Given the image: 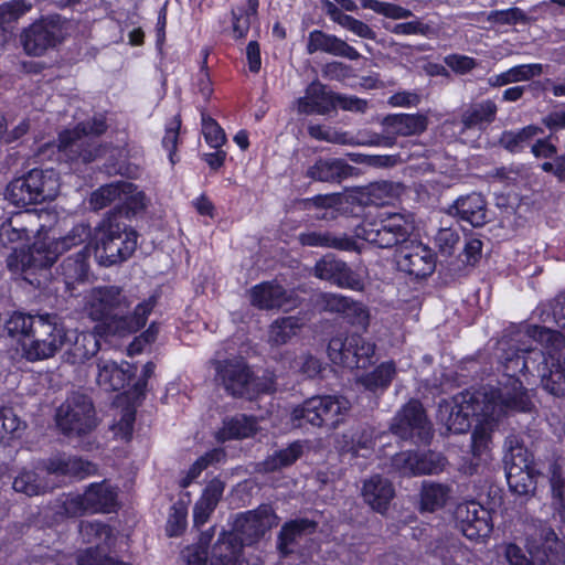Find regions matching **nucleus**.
I'll list each match as a JSON object with an SVG mask.
<instances>
[{"instance_id": "obj_1", "label": "nucleus", "mask_w": 565, "mask_h": 565, "mask_svg": "<svg viewBox=\"0 0 565 565\" xmlns=\"http://www.w3.org/2000/svg\"><path fill=\"white\" fill-rule=\"evenodd\" d=\"M364 221L355 226V238L379 248L399 246L395 259L401 271L417 279L430 276L436 268L434 252L426 245L408 241L411 224L401 214L384 216L376 206L364 214Z\"/></svg>"}, {"instance_id": "obj_2", "label": "nucleus", "mask_w": 565, "mask_h": 565, "mask_svg": "<svg viewBox=\"0 0 565 565\" xmlns=\"http://www.w3.org/2000/svg\"><path fill=\"white\" fill-rule=\"evenodd\" d=\"M93 241L99 264L111 266L132 255L137 247V233L117 213H108L95 227Z\"/></svg>"}, {"instance_id": "obj_3", "label": "nucleus", "mask_w": 565, "mask_h": 565, "mask_svg": "<svg viewBox=\"0 0 565 565\" xmlns=\"http://www.w3.org/2000/svg\"><path fill=\"white\" fill-rule=\"evenodd\" d=\"M481 395L483 415L499 420L514 413H531L535 405L530 391L518 377L500 382L499 387L484 388Z\"/></svg>"}, {"instance_id": "obj_4", "label": "nucleus", "mask_w": 565, "mask_h": 565, "mask_svg": "<svg viewBox=\"0 0 565 565\" xmlns=\"http://www.w3.org/2000/svg\"><path fill=\"white\" fill-rule=\"evenodd\" d=\"M34 333L22 342L23 356L30 362L53 358L65 344L67 332L56 313H41Z\"/></svg>"}, {"instance_id": "obj_5", "label": "nucleus", "mask_w": 565, "mask_h": 565, "mask_svg": "<svg viewBox=\"0 0 565 565\" xmlns=\"http://www.w3.org/2000/svg\"><path fill=\"white\" fill-rule=\"evenodd\" d=\"M58 429L66 436H85L98 425L92 398L81 392L71 393L55 415Z\"/></svg>"}, {"instance_id": "obj_6", "label": "nucleus", "mask_w": 565, "mask_h": 565, "mask_svg": "<svg viewBox=\"0 0 565 565\" xmlns=\"http://www.w3.org/2000/svg\"><path fill=\"white\" fill-rule=\"evenodd\" d=\"M117 505V492L107 481L92 483L83 494L66 495L62 513L75 518L85 513H109Z\"/></svg>"}, {"instance_id": "obj_7", "label": "nucleus", "mask_w": 565, "mask_h": 565, "mask_svg": "<svg viewBox=\"0 0 565 565\" xmlns=\"http://www.w3.org/2000/svg\"><path fill=\"white\" fill-rule=\"evenodd\" d=\"M391 431L398 438L415 445H427L434 436L433 424L417 399H411L396 413L391 424Z\"/></svg>"}, {"instance_id": "obj_8", "label": "nucleus", "mask_w": 565, "mask_h": 565, "mask_svg": "<svg viewBox=\"0 0 565 565\" xmlns=\"http://www.w3.org/2000/svg\"><path fill=\"white\" fill-rule=\"evenodd\" d=\"M481 395L477 393H461L451 402H444L439 405L438 418L446 426L447 431L454 434L466 433L470 426V416L480 417L483 415L481 407Z\"/></svg>"}, {"instance_id": "obj_9", "label": "nucleus", "mask_w": 565, "mask_h": 565, "mask_svg": "<svg viewBox=\"0 0 565 565\" xmlns=\"http://www.w3.org/2000/svg\"><path fill=\"white\" fill-rule=\"evenodd\" d=\"M497 358L508 380L518 374H533L536 364L543 361V351L532 347L520 348L513 340L501 339L497 347Z\"/></svg>"}, {"instance_id": "obj_10", "label": "nucleus", "mask_w": 565, "mask_h": 565, "mask_svg": "<svg viewBox=\"0 0 565 565\" xmlns=\"http://www.w3.org/2000/svg\"><path fill=\"white\" fill-rule=\"evenodd\" d=\"M278 524V518L269 505H260L256 510L238 515L234 522L235 535L243 546L256 544L264 535Z\"/></svg>"}, {"instance_id": "obj_11", "label": "nucleus", "mask_w": 565, "mask_h": 565, "mask_svg": "<svg viewBox=\"0 0 565 565\" xmlns=\"http://www.w3.org/2000/svg\"><path fill=\"white\" fill-rule=\"evenodd\" d=\"M57 148L61 159L75 164L90 163L100 158L106 150V147L96 139L85 136L77 128L61 132Z\"/></svg>"}, {"instance_id": "obj_12", "label": "nucleus", "mask_w": 565, "mask_h": 565, "mask_svg": "<svg viewBox=\"0 0 565 565\" xmlns=\"http://www.w3.org/2000/svg\"><path fill=\"white\" fill-rule=\"evenodd\" d=\"M215 381L233 397L248 398L250 394L249 366L241 359L214 361Z\"/></svg>"}, {"instance_id": "obj_13", "label": "nucleus", "mask_w": 565, "mask_h": 565, "mask_svg": "<svg viewBox=\"0 0 565 565\" xmlns=\"http://www.w3.org/2000/svg\"><path fill=\"white\" fill-rule=\"evenodd\" d=\"M454 518L456 527L471 541L487 537L491 533L490 513L476 501L458 504Z\"/></svg>"}, {"instance_id": "obj_14", "label": "nucleus", "mask_w": 565, "mask_h": 565, "mask_svg": "<svg viewBox=\"0 0 565 565\" xmlns=\"http://www.w3.org/2000/svg\"><path fill=\"white\" fill-rule=\"evenodd\" d=\"M447 459L439 452L403 451L392 458V466L405 476L436 475L444 471Z\"/></svg>"}, {"instance_id": "obj_15", "label": "nucleus", "mask_w": 565, "mask_h": 565, "mask_svg": "<svg viewBox=\"0 0 565 565\" xmlns=\"http://www.w3.org/2000/svg\"><path fill=\"white\" fill-rule=\"evenodd\" d=\"M41 228L42 225L35 213L30 211L18 213L0 224V244L17 250L19 245L36 236Z\"/></svg>"}, {"instance_id": "obj_16", "label": "nucleus", "mask_w": 565, "mask_h": 565, "mask_svg": "<svg viewBox=\"0 0 565 565\" xmlns=\"http://www.w3.org/2000/svg\"><path fill=\"white\" fill-rule=\"evenodd\" d=\"M136 369L128 362L120 364L108 355L106 350L95 362L96 384L106 392H115L124 388L135 375Z\"/></svg>"}, {"instance_id": "obj_17", "label": "nucleus", "mask_w": 565, "mask_h": 565, "mask_svg": "<svg viewBox=\"0 0 565 565\" xmlns=\"http://www.w3.org/2000/svg\"><path fill=\"white\" fill-rule=\"evenodd\" d=\"M340 106L344 110L353 108V99L334 96L326 90L320 83H312L306 89V95L298 99V111L306 115H326Z\"/></svg>"}, {"instance_id": "obj_18", "label": "nucleus", "mask_w": 565, "mask_h": 565, "mask_svg": "<svg viewBox=\"0 0 565 565\" xmlns=\"http://www.w3.org/2000/svg\"><path fill=\"white\" fill-rule=\"evenodd\" d=\"M534 372L541 377L542 387L555 397L565 396V363L556 353L545 354Z\"/></svg>"}, {"instance_id": "obj_19", "label": "nucleus", "mask_w": 565, "mask_h": 565, "mask_svg": "<svg viewBox=\"0 0 565 565\" xmlns=\"http://www.w3.org/2000/svg\"><path fill=\"white\" fill-rule=\"evenodd\" d=\"M448 213L473 227H481L488 222L487 201L477 192L458 198Z\"/></svg>"}, {"instance_id": "obj_20", "label": "nucleus", "mask_w": 565, "mask_h": 565, "mask_svg": "<svg viewBox=\"0 0 565 565\" xmlns=\"http://www.w3.org/2000/svg\"><path fill=\"white\" fill-rule=\"evenodd\" d=\"M89 255V247L85 245L77 253L64 258L57 267V275L65 284L67 290L72 291L77 285L88 281Z\"/></svg>"}, {"instance_id": "obj_21", "label": "nucleus", "mask_w": 565, "mask_h": 565, "mask_svg": "<svg viewBox=\"0 0 565 565\" xmlns=\"http://www.w3.org/2000/svg\"><path fill=\"white\" fill-rule=\"evenodd\" d=\"M383 131L386 136L409 137L420 135L427 129L428 118L423 114H394L382 120Z\"/></svg>"}, {"instance_id": "obj_22", "label": "nucleus", "mask_w": 565, "mask_h": 565, "mask_svg": "<svg viewBox=\"0 0 565 565\" xmlns=\"http://www.w3.org/2000/svg\"><path fill=\"white\" fill-rule=\"evenodd\" d=\"M100 329L97 326L93 331L77 333L71 347L64 353L65 362L70 364L84 363L96 355L98 351H102Z\"/></svg>"}, {"instance_id": "obj_23", "label": "nucleus", "mask_w": 565, "mask_h": 565, "mask_svg": "<svg viewBox=\"0 0 565 565\" xmlns=\"http://www.w3.org/2000/svg\"><path fill=\"white\" fill-rule=\"evenodd\" d=\"M311 407L309 411H318L321 417V426L335 428L343 419L344 414L350 411V402L345 398L332 396L311 397Z\"/></svg>"}, {"instance_id": "obj_24", "label": "nucleus", "mask_w": 565, "mask_h": 565, "mask_svg": "<svg viewBox=\"0 0 565 565\" xmlns=\"http://www.w3.org/2000/svg\"><path fill=\"white\" fill-rule=\"evenodd\" d=\"M394 495L395 491L392 482L379 475L366 480L362 488L364 501L379 512H384L387 509Z\"/></svg>"}, {"instance_id": "obj_25", "label": "nucleus", "mask_w": 565, "mask_h": 565, "mask_svg": "<svg viewBox=\"0 0 565 565\" xmlns=\"http://www.w3.org/2000/svg\"><path fill=\"white\" fill-rule=\"evenodd\" d=\"M224 488L225 486L220 479H213L207 483L193 508L195 527L199 529L207 522L223 495Z\"/></svg>"}, {"instance_id": "obj_26", "label": "nucleus", "mask_w": 565, "mask_h": 565, "mask_svg": "<svg viewBox=\"0 0 565 565\" xmlns=\"http://www.w3.org/2000/svg\"><path fill=\"white\" fill-rule=\"evenodd\" d=\"M45 470L50 475L71 476L83 479L95 473L96 466L82 458L54 457L45 463Z\"/></svg>"}, {"instance_id": "obj_27", "label": "nucleus", "mask_w": 565, "mask_h": 565, "mask_svg": "<svg viewBox=\"0 0 565 565\" xmlns=\"http://www.w3.org/2000/svg\"><path fill=\"white\" fill-rule=\"evenodd\" d=\"M288 301L289 296L280 285L263 282L250 290V302L259 309L285 308Z\"/></svg>"}, {"instance_id": "obj_28", "label": "nucleus", "mask_w": 565, "mask_h": 565, "mask_svg": "<svg viewBox=\"0 0 565 565\" xmlns=\"http://www.w3.org/2000/svg\"><path fill=\"white\" fill-rule=\"evenodd\" d=\"M242 550L237 537L224 532L212 547L210 565H241Z\"/></svg>"}, {"instance_id": "obj_29", "label": "nucleus", "mask_w": 565, "mask_h": 565, "mask_svg": "<svg viewBox=\"0 0 565 565\" xmlns=\"http://www.w3.org/2000/svg\"><path fill=\"white\" fill-rule=\"evenodd\" d=\"M121 289L108 286L95 290L90 302V316L94 320H103L113 316V310L120 307Z\"/></svg>"}, {"instance_id": "obj_30", "label": "nucleus", "mask_w": 565, "mask_h": 565, "mask_svg": "<svg viewBox=\"0 0 565 565\" xmlns=\"http://www.w3.org/2000/svg\"><path fill=\"white\" fill-rule=\"evenodd\" d=\"M259 0H245L231 10L235 35H247L253 26L259 25Z\"/></svg>"}, {"instance_id": "obj_31", "label": "nucleus", "mask_w": 565, "mask_h": 565, "mask_svg": "<svg viewBox=\"0 0 565 565\" xmlns=\"http://www.w3.org/2000/svg\"><path fill=\"white\" fill-rule=\"evenodd\" d=\"M315 275L320 279L330 280L341 287H352L351 270L342 260L324 257L315 266Z\"/></svg>"}, {"instance_id": "obj_32", "label": "nucleus", "mask_w": 565, "mask_h": 565, "mask_svg": "<svg viewBox=\"0 0 565 565\" xmlns=\"http://www.w3.org/2000/svg\"><path fill=\"white\" fill-rule=\"evenodd\" d=\"M510 490L519 495H533L536 490V479L541 471L536 466L527 468H509L505 470Z\"/></svg>"}, {"instance_id": "obj_33", "label": "nucleus", "mask_w": 565, "mask_h": 565, "mask_svg": "<svg viewBox=\"0 0 565 565\" xmlns=\"http://www.w3.org/2000/svg\"><path fill=\"white\" fill-rule=\"evenodd\" d=\"M130 182L119 181L106 184L94 191L89 199V205L94 211H99L115 204L114 211H119L121 195L129 193Z\"/></svg>"}, {"instance_id": "obj_34", "label": "nucleus", "mask_w": 565, "mask_h": 565, "mask_svg": "<svg viewBox=\"0 0 565 565\" xmlns=\"http://www.w3.org/2000/svg\"><path fill=\"white\" fill-rule=\"evenodd\" d=\"M58 255L60 253L53 242L49 244L35 243L26 254H23L21 265L24 270L45 269L55 263Z\"/></svg>"}, {"instance_id": "obj_35", "label": "nucleus", "mask_w": 565, "mask_h": 565, "mask_svg": "<svg viewBox=\"0 0 565 565\" xmlns=\"http://www.w3.org/2000/svg\"><path fill=\"white\" fill-rule=\"evenodd\" d=\"M28 174L41 203L56 198L60 189V178L55 170L32 169Z\"/></svg>"}, {"instance_id": "obj_36", "label": "nucleus", "mask_w": 565, "mask_h": 565, "mask_svg": "<svg viewBox=\"0 0 565 565\" xmlns=\"http://www.w3.org/2000/svg\"><path fill=\"white\" fill-rule=\"evenodd\" d=\"M317 523L308 519H298L287 522L278 534L277 547L282 555L291 553L290 546L303 534L315 532Z\"/></svg>"}, {"instance_id": "obj_37", "label": "nucleus", "mask_w": 565, "mask_h": 565, "mask_svg": "<svg viewBox=\"0 0 565 565\" xmlns=\"http://www.w3.org/2000/svg\"><path fill=\"white\" fill-rule=\"evenodd\" d=\"M351 171V167L340 159L319 160L309 168L307 175L317 181L329 182L348 178Z\"/></svg>"}, {"instance_id": "obj_38", "label": "nucleus", "mask_w": 565, "mask_h": 565, "mask_svg": "<svg viewBox=\"0 0 565 565\" xmlns=\"http://www.w3.org/2000/svg\"><path fill=\"white\" fill-rule=\"evenodd\" d=\"M257 430V424L254 417L244 414H237L227 418L223 423L217 437L220 440L241 439L253 436Z\"/></svg>"}, {"instance_id": "obj_39", "label": "nucleus", "mask_w": 565, "mask_h": 565, "mask_svg": "<svg viewBox=\"0 0 565 565\" xmlns=\"http://www.w3.org/2000/svg\"><path fill=\"white\" fill-rule=\"evenodd\" d=\"M504 447L507 454L504 456L505 470L509 468H527L536 466L533 461V455L524 446L523 439L515 434H511L505 438Z\"/></svg>"}, {"instance_id": "obj_40", "label": "nucleus", "mask_w": 565, "mask_h": 565, "mask_svg": "<svg viewBox=\"0 0 565 565\" xmlns=\"http://www.w3.org/2000/svg\"><path fill=\"white\" fill-rule=\"evenodd\" d=\"M504 447L507 454L504 456L505 470L509 468H527L536 466L533 461V455L524 446L523 439L515 434H511L505 438Z\"/></svg>"}, {"instance_id": "obj_41", "label": "nucleus", "mask_w": 565, "mask_h": 565, "mask_svg": "<svg viewBox=\"0 0 565 565\" xmlns=\"http://www.w3.org/2000/svg\"><path fill=\"white\" fill-rule=\"evenodd\" d=\"M543 73L542 64H523L511 67L507 72L491 76L488 83L492 87H501L511 83H518L522 81H530L535 76H540Z\"/></svg>"}, {"instance_id": "obj_42", "label": "nucleus", "mask_w": 565, "mask_h": 565, "mask_svg": "<svg viewBox=\"0 0 565 565\" xmlns=\"http://www.w3.org/2000/svg\"><path fill=\"white\" fill-rule=\"evenodd\" d=\"M451 493V488L444 483L424 481L420 490L422 510L434 512L441 509Z\"/></svg>"}, {"instance_id": "obj_43", "label": "nucleus", "mask_w": 565, "mask_h": 565, "mask_svg": "<svg viewBox=\"0 0 565 565\" xmlns=\"http://www.w3.org/2000/svg\"><path fill=\"white\" fill-rule=\"evenodd\" d=\"M34 191L29 174H26L9 183L6 198L17 206L41 203L40 196Z\"/></svg>"}, {"instance_id": "obj_44", "label": "nucleus", "mask_w": 565, "mask_h": 565, "mask_svg": "<svg viewBox=\"0 0 565 565\" xmlns=\"http://www.w3.org/2000/svg\"><path fill=\"white\" fill-rule=\"evenodd\" d=\"M303 322L298 317L276 319L269 327L268 342L274 347L286 344L301 329Z\"/></svg>"}, {"instance_id": "obj_45", "label": "nucleus", "mask_w": 565, "mask_h": 565, "mask_svg": "<svg viewBox=\"0 0 565 565\" xmlns=\"http://www.w3.org/2000/svg\"><path fill=\"white\" fill-rule=\"evenodd\" d=\"M500 420L489 416L481 415L471 435V451L473 456L479 457L486 452L492 441V433Z\"/></svg>"}, {"instance_id": "obj_46", "label": "nucleus", "mask_w": 565, "mask_h": 565, "mask_svg": "<svg viewBox=\"0 0 565 565\" xmlns=\"http://www.w3.org/2000/svg\"><path fill=\"white\" fill-rule=\"evenodd\" d=\"M303 452V446L300 441H295L288 447L275 451L263 462L265 471H276L292 465Z\"/></svg>"}, {"instance_id": "obj_47", "label": "nucleus", "mask_w": 565, "mask_h": 565, "mask_svg": "<svg viewBox=\"0 0 565 565\" xmlns=\"http://www.w3.org/2000/svg\"><path fill=\"white\" fill-rule=\"evenodd\" d=\"M41 315H25L14 312L6 322V330L10 337L22 335L23 341H29L34 333V326L38 324Z\"/></svg>"}, {"instance_id": "obj_48", "label": "nucleus", "mask_w": 565, "mask_h": 565, "mask_svg": "<svg viewBox=\"0 0 565 565\" xmlns=\"http://www.w3.org/2000/svg\"><path fill=\"white\" fill-rule=\"evenodd\" d=\"M299 241L302 245L307 246L333 247L344 250H351L353 248V242L351 239L347 237H334L329 233H303L299 236Z\"/></svg>"}, {"instance_id": "obj_49", "label": "nucleus", "mask_w": 565, "mask_h": 565, "mask_svg": "<svg viewBox=\"0 0 565 565\" xmlns=\"http://www.w3.org/2000/svg\"><path fill=\"white\" fill-rule=\"evenodd\" d=\"M395 374V366L393 363H382L372 373L365 376L358 377L356 381L361 383L366 390L375 392L377 390L386 388Z\"/></svg>"}, {"instance_id": "obj_50", "label": "nucleus", "mask_w": 565, "mask_h": 565, "mask_svg": "<svg viewBox=\"0 0 565 565\" xmlns=\"http://www.w3.org/2000/svg\"><path fill=\"white\" fill-rule=\"evenodd\" d=\"M497 113V105L492 100H484L473 105L462 114L461 122L465 128L475 127L483 121L491 122Z\"/></svg>"}, {"instance_id": "obj_51", "label": "nucleus", "mask_w": 565, "mask_h": 565, "mask_svg": "<svg viewBox=\"0 0 565 565\" xmlns=\"http://www.w3.org/2000/svg\"><path fill=\"white\" fill-rule=\"evenodd\" d=\"M33 3L30 0H9L0 4V22L2 29L17 23L23 15L30 12Z\"/></svg>"}, {"instance_id": "obj_52", "label": "nucleus", "mask_w": 565, "mask_h": 565, "mask_svg": "<svg viewBox=\"0 0 565 565\" xmlns=\"http://www.w3.org/2000/svg\"><path fill=\"white\" fill-rule=\"evenodd\" d=\"M94 233L88 224H76L64 237L53 241L55 248L60 254L72 247L78 246L93 238Z\"/></svg>"}, {"instance_id": "obj_53", "label": "nucleus", "mask_w": 565, "mask_h": 565, "mask_svg": "<svg viewBox=\"0 0 565 565\" xmlns=\"http://www.w3.org/2000/svg\"><path fill=\"white\" fill-rule=\"evenodd\" d=\"M487 21L490 26L501 32H509L508 29H502L504 25L525 24L526 17L519 8H509L507 10L492 11L488 14Z\"/></svg>"}, {"instance_id": "obj_54", "label": "nucleus", "mask_w": 565, "mask_h": 565, "mask_svg": "<svg viewBox=\"0 0 565 565\" xmlns=\"http://www.w3.org/2000/svg\"><path fill=\"white\" fill-rule=\"evenodd\" d=\"M14 491L25 493L29 497L45 492L49 486L40 480L36 472L23 471L13 480Z\"/></svg>"}, {"instance_id": "obj_55", "label": "nucleus", "mask_w": 565, "mask_h": 565, "mask_svg": "<svg viewBox=\"0 0 565 565\" xmlns=\"http://www.w3.org/2000/svg\"><path fill=\"white\" fill-rule=\"evenodd\" d=\"M353 344L348 337L339 334L333 337L328 345V354L333 364L348 366L352 355Z\"/></svg>"}, {"instance_id": "obj_56", "label": "nucleus", "mask_w": 565, "mask_h": 565, "mask_svg": "<svg viewBox=\"0 0 565 565\" xmlns=\"http://www.w3.org/2000/svg\"><path fill=\"white\" fill-rule=\"evenodd\" d=\"M79 534L85 543L106 542L110 536V529L98 521H82L79 523Z\"/></svg>"}, {"instance_id": "obj_57", "label": "nucleus", "mask_w": 565, "mask_h": 565, "mask_svg": "<svg viewBox=\"0 0 565 565\" xmlns=\"http://www.w3.org/2000/svg\"><path fill=\"white\" fill-rule=\"evenodd\" d=\"M145 201V194L138 191L135 184L130 183L129 193L121 195L119 211H111L110 213H117L120 216V220H122V214H135L142 210L146 206Z\"/></svg>"}, {"instance_id": "obj_58", "label": "nucleus", "mask_w": 565, "mask_h": 565, "mask_svg": "<svg viewBox=\"0 0 565 565\" xmlns=\"http://www.w3.org/2000/svg\"><path fill=\"white\" fill-rule=\"evenodd\" d=\"M318 50L337 55H350L351 52V47L339 38H310L308 43L309 53H313Z\"/></svg>"}, {"instance_id": "obj_59", "label": "nucleus", "mask_w": 565, "mask_h": 565, "mask_svg": "<svg viewBox=\"0 0 565 565\" xmlns=\"http://www.w3.org/2000/svg\"><path fill=\"white\" fill-rule=\"evenodd\" d=\"M541 317L544 322L553 320L559 328H565V291L542 306Z\"/></svg>"}, {"instance_id": "obj_60", "label": "nucleus", "mask_w": 565, "mask_h": 565, "mask_svg": "<svg viewBox=\"0 0 565 565\" xmlns=\"http://www.w3.org/2000/svg\"><path fill=\"white\" fill-rule=\"evenodd\" d=\"M546 476L553 498L563 502L565 499V473L562 465L557 460L551 461Z\"/></svg>"}, {"instance_id": "obj_61", "label": "nucleus", "mask_w": 565, "mask_h": 565, "mask_svg": "<svg viewBox=\"0 0 565 565\" xmlns=\"http://www.w3.org/2000/svg\"><path fill=\"white\" fill-rule=\"evenodd\" d=\"M361 6L364 8H370L374 10L377 13H381L385 17L392 18V19H404L412 14V12L408 9H405L401 6L390 3V2H382L377 0H359Z\"/></svg>"}, {"instance_id": "obj_62", "label": "nucleus", "mask_w": 565, "mask_h": 565, "mask_svg": "<svg viewBox=\"0 0 565 565\" xmlns=\"http://www.w3.org/2000/svg\"><path fill=\"white\" fill-rule=\"evenodd\" d=\"M202 132L205 141L215 149L221 148L225 141V132L221 126L211 117L202 115Z\"/></svg>"}, {"instance_id": "obj_63", "label": "nucleus", "mask_w": 565, "mask_h": 565, "mask_svg": "<svg viewBox=\"0 0 565 565\" xmlns=\"http://www.w3.org/2000/svg\"><path fill=\"white\" fill-rule=\"evenodd\" d=\"M156 306V298L150 297L148 300L139 303L134 311V315L125 319L127 329L130 332H135L146 324L148 315L153 310Z\"/></svg>"}, {"instance_id": "obj_64", "label": "nucleus", "mask_w": 565, "mask_h": 565, "mask_svg": "<svg viewBox=\"0 0 565 565\" xmlns=\"http://www.w3.org/2000/svg\"><path fill=\"white\" fill-rule=\"evenodd\" d=\"M316 303L324 311L344 312L350 308L351 301L341 295L323 292L318 295Z\"/></svg>"}]
</instances>
